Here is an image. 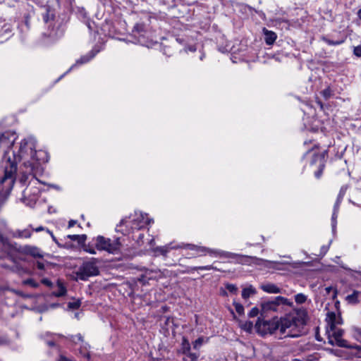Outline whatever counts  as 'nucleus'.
Masks as SVG:
<instances>
[{"instance_id":"1","label":"nucleus","mask_w":361,"mask_h":361,"mask_svg":"<svg viewBox=\"0 0 361 361\" xmlns=\"http://www.w3.org/2000/svg\"><path fill=\"white\" fill-rule=\"evenodd\" d=\"M306 320V310L298 309L279 321L264 322L263 325L267 328L270 334L279 330L281 334H285V337H298L300 335Z\"/></svg>"},{"instance_id":"2","label":"nucleus","mask_w":361,"mask_h":361,"mask_svg":"<svg viewBox=\"0 0 361 361\" xmlns=\"http://www.w3.org/2000/svg\"><path fill=\"white\" fill-rule=\"evenodd\" d=\"M35 147V141L32 138L25 139L20 142L18 157L23 160V164L29 173H32L39 164Z\"/></svg>"},{"instance_id":"3","label":"nucleus","mask_w":361,"mask_h":361,"mask_svg":"<svg viewBox=\"0 0 361 361\" xmlns=\"http://www.w3.org/2000/svg\"><path fill=\"white\" fill-rule=\"evenodd\" d=\"M149 223L150 220L147 214H143L142 212H135L133 219L131 216L123 219L119 224L117 225L116 229L118 232L127 235L133 230H139Z\"/></svg>"},{"instance_id":"4","label":"nucleus","mask_w":361,"mask_h":361,"mask_svg":"<svg viewBox=\"0 0 361 361\" xmlns=\"http://www.w3.org/2000/svg\"><path fill=\"white\" fill-rule=\"evenodd\" d=\"M122 243L120 238L111 239L102 235H98L95 238V247L100 251H106L110 254H117L120 252Z\"/></svg>"},{"instance_id":"5","label":"nucleus","mask_w":361,"mask_h":361,"mask_svg":"<svg viewBox=\"0 0 361 361\" xmlns=\"http://www.w3.org/2000/svg\"><path fill=\"white\" fill-rule=\"evenodd\" d=\"M99 262L98 259L94 257L84 262L75 271L77 278L82 281H86L90 277L99 275V270L97 266Z\"/></svg>"},{"instance_id":"6","label":"nucleus","mask_w":361,"mask_h":361,"mask_svg":"<svg viewBox=\"0 0 361 361\" xmlns=\"http://www.w3.org/2000/svg\"><path fill=\"white\" fill-rule=\"evenodd\" d=\"M337 318L334 312H328L326 316V321L328 324L327 331L331 332L333 338L335 339L336 345L338 347L349 348L347 341L342 338L343 330L336 327V322H335Z\"/></svg>"},{"instance_id":"7","label":"nucleus","mask_w":361,"mask_h":361,"mask_svg":"<svg viewBox=\"0 0 361 361\" xmlns=\"http://www.w3.org/2000/svg\"><path fill=\"white\" fill-rule=\"evenodd\" d=\"M17 171V165L15 161H11L10 158L6 160L4 166V176L1 179L2 183H8L11 188L15 183L16 175Z\"/></svg>"},{"instance_id":"8","label":"nucleus","mask_w":361,"mask_h":361,"mask_svg":"<svg viewBox=\"0 0 361 361\" xmlns=\"http://www.w3.org/2000/svg\"><path fill=\"white\" fill-rule=\"evenodd\" d=\"M168 272L166 269H147L139 278V281L146 284L149 280H158L166 277Z\"/></svg>"},{"instance_id":"9","label":"nucleus","mask_w":361,"mask_h":361,"mask_svg":"<svg viewBox=\"0 0 361 361\" xmlns=\"http://www.w3.org/2000/svg\"><path fill=\"white\" fill-rule=\"evenodd\" d=\"M17 139V135L13 132L7 131L0 136V148L8 149L11 148Z\"/></svg>"},{"instance_id":"10","label":"nucleus","mask_w":361,"mask_h":361,"mask_svg":"<svg viewBox=\"0 0 361 361\" xmlns=\"http://www.w3.org/2000/svg\"><path fill=\"white\" fill-rule=\"evenodd\" d=\"M18 251L22 254L30 255L34 257L42 258L43 255L41 253L40 250L35 246L25 245L18 249Z\"/></svg>"},{"instance_id":"11","label":"nucleus","mask_w":361,"mask_h":361,"mask_svg":"<svg viewBox=\"0 0 361 361\" xmlns=\"http://www.w3.org/2000/svg\"><path fill=\"white\" fill-rule=\"evenodd\" d=\"M171 250H177L176 245L172 246L170 243L164 246L157 247L152 249V252L156 257L159 255L166 256Z\"/></svg>"},{"instance_id":"12","label":"nucleus","mask_w":361,"mask_h":361,"mask_svg":"<svg viewBox=\"0 0 361 361\" xmlns=\"http://www.w3.org/2000/svg\"><path fill=\"white\" fill-rule=\"evenodd\" d=\"M279 309L275 300L265 301L262 303V312L265 314L269 311H277Z\"/></svg>"},{"instance_id":"13","label":"nucleus","mask_w":361,"mask_h":361,"mask_svg":"<svg viewBox=\"0 0 361 361\" xmlns=\"http://www.w3.org/2000/svg\"><path fill=\"white\" fill-rule=\"evenodd\" d=\"M263 32L265 36L264 40H265V42L267 43V44H268V45L273 44L276 39V37H277L276 34L273 31L267 30L266 28L263 29Z\"/></svg>"},{"instance_id":"14","label":"nucleus","mask_w":361,"mask_h":361,"mask_svg":"<svg viewBox=\"0 0 361 361\" xmlns=\"http://www.w3.org/2000/svg\"><path fill=\"white\" fill-rule=\"evenodd\" d=\"M32 236V231L29 228L16 230L13 233V237L17 238H29Z\"/></svg>"},{"instance_id":"15","label":"nucleus","mask_w":361,"mask_h":361,"mask_svg":"<svg viewBox=\"0 0 361 361\" xmlns=\"http://www.w3.org/2000/svg\"><path fill=\"white\" fill-rule=\"evenodd\" d=\"M262 289L269 293H279L281 292V289L272 283H267L262 286Z\"/></svg>"},{"instance_id":"16","label":"nucleus","mask_w":361,"mask_h":361,"mask_svg":"<svg viewBox=\"0 0 361 361\" xmlns=\"http://www.w3.org/2000/svg\"><path fill=\"white\" fill-rule=\"evenodd\" d=\"M57 286L59 290L57 292H55L54 295L56 297L64 296L66 293V288L60 280L57 281Z\"/></svg>"},{"instance_id":"17","label":"nucleus","mask_w":361,"mask_h":361,"mask_svg":"<svg viewBox=\"0 0 361 361\" xmlns=\"http://www.w3.org/2000/svg\"><path fill=\"white\" fill-rule=\"evenodd\" d=\"M95 56V53L92 51L87 54L82 56L80 59L76 61V64H83L90 61Z\"/></svg>"},{"instance_id":"18","label":"nucleus","mask_w":361,"mask_h":361,"mask_svg":"<svg viewBox=\"0 0 361 361\" xmlns=\"http://www.w3.org/2000/svg\"><path fill=\"white\" fill-rule=\"evenodd\" d=\"M180 352L182 354L190 352V344L189 341L185 337H183L182 339Z\"/></svg>"},{"instance_id":"19","label":"nucleus","mask_w":361,"mask_h":361,"mask_svg":"<svg viewBox=\"0 0 361 361\" xmlns=\"http://www.w3.org/2000/svg\"><path fill=\"white\" fill-rule=\"evenodd\" d=\"M274 300H275L278 307L280 305H288V306L292 305V302L289 301V300H288L287 298L282 297V296L276 297L274 298Z\"/></svg>"},{"instance_id":"20","label":"nucleus","mask_w":361,"mask_h":361,"mask_svg":"<svg viewBox=\"0 0 361 361\" xmlns=\"http://www.w3.org/2000/svg\"><path fill=\"white\" fill-rule=\"evenodd\" d=\"M255 289L250 286L249 288H245L242 291V297L244 299L248 298L250 295H254L255 293Z\"/></svg>"},{"instance_id":"21","label":"nucleus","mask_w":361,"mask_h":361,"mask_svg":"<svg viewBox=\"0 0 361 361\" xmlns=\"http://www.w3.org/2000/svg\"><path fill=\"white\" fill-rule=\"evenodd\" d=\"M183 361H196L199 356L197 354L191 352L183 353Z\"/></svg>"},{"instance_id":"22","label":"nucleus","mask_w":361,"mask_h":361,"mask_svg":"<svg viewBox=\"0 0 361 361\" xmlns=\"http://www.w3.org/2000/svg\"><path fill=\"white\" fill-rule=\"evenodd\" d=\"M358 295H359L358 291H354L352 294L348 295L346 297V300L349 303L355 304V303L358 302V300H357Z\"/></svg>"},{"instance_id":"23","label":"nucleus","mask_w":361,"mask_h":361,"mask_svg":"<svg viewBox=\"0 0 361 361\" xmlns=\"http://www.w3.org/2000/svg\"><path fill=\"white\" fill-rule=\"evenodd\" d=\"M197 245H194V244H190V243H182V244H180V245H176V247L177 249H189V250H195L197 249Z\"/></svg>"},{"instance_id":"24","label":"nucleus","mask_w":361,"mask_h":361,"mask_svg":"<svg viewBox=\"0 0 361 361\" xmlns=\"http://www.w3.org/2000/svg\"><path fill=\"white\" fill-rule=\"evenodd\" d=\"M353 336L358 341L361 342V328L357 326H353L351 328Z\"/></svg>"},{"instance_id":"25","label":"nucleus","mask_w":361,"mask_h":361,"mask_svg":"<svg viewBox=\"0 0 361 361\" xmlns=\"http://www.w3.org/2000/svg\"><path fill=\"white\" fill-rule=\"evenodd\" d=\"M239 255L236 253H233L230 252H226L221 250V255H219V257H224V258H231V259H235L236 257H239Z\"/></svg>"},{"instance_id":"26","label":"nucleus","mask_w":361,"mask_h":361,"mask_svg":"<svg viewBox=\"0 0 361 361\" xmlns=\"http://www.w3.org/2000/svg\"><path fill=\"white\" fill-rule=\"evenodd\" d=\"M192 270H202V271H208V270H216L219 271L216 267H214L212 265H207V266H200V267H195L192 268Z\"/></svg>"},{"instance_id":"27","label":"nucleus","mask_w":361,"mask_h":361,"mask_svg":"<svg viewBox=\"0 0 361 361\" xmlns=\"http://www.w3.org/2000/svg\"><path fill=\"white\" fill-rule=\"evenodd\" d=\"M323 40L329 45H333V46H336V45H339L341 44H342L344 40L343 39H341V40H336V41H334V40H331L330 39H328V38H326V37H324L323 38Z\"/></svg>"},{"instance_id":"28","label":"nucleus","mask_w":361,"mask_h":361,"mask_svg":"<svg viewBox=\"0 0 361 361\" xmlns=\"http://www.w3.org/2000/svg\"><path fill=\"white\" fill-rule=\"evenodd\" d=\"M295 300L297 303L302 304L306 301L307 297L302 293H298L295 296Z\"/></svg>"},{"instance_id":"29","label":"nucleus","mask_w":361,"mask_h":361,"mask_svg":"<svg viewBox=\"0 0 361 361\" xmlns=\"http://www.w3.org/2000/svg\"><path fill=\"white\" fill-rule=\"evenodd\" d=\"M69 339L75 344L78 343L79 342H83V338L80 334H78L75 336H71Z\"/></svg>"},{"instance_id":"30","label":"nucleus","mask_w":361,"mask_h":361,"mask_svg":"<svg viewBox=\"0 0 361 361\" xmlns=\"http://www.w3.org/2000/svg\"><path fill=\"white\" fill-rule=\"evenodd\" d=\"M322 95L325 99H329L332 94V91L330 87H327L321 92Z\"/></svg>"},{"instance_id":"31","label":"nucleus","mask_w":361,"mask_h":361,"mask_svg":"<svg viewBox=\"0 0 361 361\" xmlns=\"http://www.w3.org/2000/svg\"><path fill=\"white\" fill-rule=\"evenodd\" d=\"M23 283L25 285H30L33 288H37L39 286V284L36 281H35L32 279H26V280L23 281Z\"/></svg>"},{"instance_id":"32","label":"nucleus","mask_w":361,"mask_h":361,"mask_svg":"<svg viewBox=\"0 0 361 361\" xmlns=\"http://www.w3.org/2000/svg\"><path fill=\"white\" fill-rule=\"evenodd\" d=\"M325 291H326V294H330L331 293H332V298L333 299H334L336 298L337 291L333 287L329 286V287L325 288Z\"/></svg>"},{"instance_id":"33","label":"nucleus","mask_w":361,"mask_h":361,"mask_svg":"<svg viewBox=\"0 0 361 361\" xmlns=\"http://www.w3.org/2000/svg\"><path fill=\"white\" fill-rule=\"evenodd\" d=\"M207 250V253L211 256L219 257V255H221V250H213L209 247Z\"/></svg>"},{"instance_id":"34","label":"nucleus","mask_w":361,"mask_h":361,"mask_svg":"<svg viewBox=\"0 0 361 361\" xmlns=\"http://www.w3.org/2000/svg\"><path fill=\"white\" fill-rule=\"evenodd\" d=\"M202 343H203V338H202V337L198 338L193 342V348L195 349H198L202 345Z\"/></svg>"},{"instance_id":"35","label":"nucleus","mask_w":361,"mask_h":361,"mask_svg":"<svg viewBox=\"0 0 361 361\" xmlns=\"http://www.w3.org/2000/svg\"><path fill=\"white\" fill-rule=\"evenodd\" d=\"M324 168V164H320L319 169L314 173V176L317 178H320V177L322 175Z\"/></svg>"},{"instance_id":"36","label":"nucleus","mask_w":361,"mask_h":361,"mask_svg":"<svg viewBox=\"0 0 361 361\" xmlns=\"http://www.w3.org/2000/svg\"><path fill=\"white\" fill-rule=\"evenodd\" d=\"M80 306V301H75V302H69L68 305V307L69 308L73 309V310H76V309L79 308Z\"/></svg>"},{"instance_id":"37","label":"nucleus","mask_w":361,"mask_h":361,"mask_svg":"<svg viewBox=\"0 0 361 361\" xmlns=\"http://www.w3.org/2000/svg\"><path fill=\"white\" fill-rule=\"evenodd\" d=\"M226 288L231 293H235L237 291V287L234 284L228 283L226 285Z\"/></svg>"},{"instance_id":"38","label":"nucleus","mask_w":361,"mask_h":361,"mask_svg":"<svg viewBox=\"0 0 361 361\" xmlns=\"http://www.w3.org/2000/svg\"><path fill=\"white\" fill-rule=\"evenodd\" d=\"M235 311L239 314H242L244 312V307L242 305L239 304V303H235Z\"/></svg>"},{"instance_id":"39","label":"nucleus","mask_w":361,"mask_h":361,"mask_svg":"<svg viewBox=\"0 0 361 361\" xmlns=\"http://www.w3.org/2000/svg\"><path fill=\"white\" fill-rule=\"evenodd\" d=\"M84 250L86 252H88V253L92 254V255H95L97 253L95 249L93 248V247H91L89 245L88 246H85L84 247Z\"/></svg>"},{"instance_id":"40","label":"nucleus","mask_w":361,"mask_h":361,"mask_svg":"<svg viewBox=\"0 0 361 361\" xmlns=\"http://www.w3.org/2000/svg\"><path fill=\"white\" fill-rule=\"evenodd\" d=\"M245 257L252 259L255 262V263L257 264H261V262H265V260L260 259V258H257L256 257H248V256H245Z\"/></svg>"},{"instance_id":"41","label":"nucleus","mask_w":361,"mask_h":361,"mask_svg":"<svg viewBox=\"0 0 361 361\" xmlns=\"http://www.w3.org/2000/svg\"><path fill=\"white\" fill-rule=\"evenodd\" d=\"M259 313V310L257 307H253L249 312V317H255Z\"/></svg>"},{"instance_id":"42","label":"nucleus","mask_w":361,"mask_h":361,"mask_svg":"<svg viewBox=\"0 0 361 361\" xmlns=\"http://www.w3.org/2000/svg\"><path fill=\"white\" fill-rule=\"evenodd\" d=\"M208 247H204V246H197V249L196 250L197 252L202 253V255H205V253H207Z\"/></svg>"},{"instance_id":"43","label":"nucleus","mask_w":361,"mask_h":361,"mask_svg":"<svg viewBox=\"0 0 361 361\" xmlns=\"http://www.w3.org/2000/svg\"><path fill=\"white\" fill-rule=\"evenodd\" d=\"M42 283L43 284L46 285L48 287H51L52 286V282L49 279H43L42 280Z\"/></svg>"},{"instance_id":"44","label":"nucleus","mask_w":361,"mask_h":361,"mask_svg":"<svg viewBox=\"0 0 361 361\" xmlns=\"http://www.w3.org/2000/svg\"><path fill=\"white\" fill-rule=\"evenodd\" d=\"M134 30H136L137 32H140L143 31V30H144L143 25L141 24H136L134 26Z\"/></svg>"},{"instance_id":"45","label":"nucleus","mask_w":361,"mask_h":361,"mask_svg":"<svg viewBox=\"0 0 361 361\" xmlns=\"http://www.w3.org/2000/svg\"><path fill=\"white\" fill-rule=\"evenodd\" d=\"M354 54L357 56H361V47H355L354 48Z\"/></svg>"},{"instance_id":"46","label":"nucleus","mask_w":361,"mask_h":361,"mask_svg":"<svg viewBox=\"0 0 361 361\" xmlns=\"http://www.w3.org/2000/svg\"><path fill=\"white\" fill-rule=\"evenodd\" d=\"M328 334H329V343L332 345H336L335 339L333 338L332 335L330 334L329 331H328Z\"/></svg>"},{"instance_id":"47","label":"nucleus","mask_w":361,"mask_h":361,"mask_svg":"<svg viewBox=\"0 0 361 361\" xmlns=\"http://www.w3.org/2000/svg\"><path fill=\"white\" fill-rule=\"evenodd\" d=\"M0 242L4 245H6L8 243V239L6 237H4L1 232H0Z\"/></svg>"},{"instance_id":"48","label":"nucleus","mask_w":361,"mask_h":361,"mask_svg":"<svg viewBox=\"0 0 361 361\" xmlns=\"http://www.w3.org/2000/svg\"><path fill=\"white\" fill-rule=\"evenodd\" d=\"M68 238L72 240H79L80 235H68Z\"/></svg>"},{"instance_id":"49","label":"nucleus","mask_w":361,"mask_h":361,"mask_svg":"<svg viewBox=\"0 0 361 361\" xmlns=\"http://www.w3.org/2000/svg\"><path fill=\"white\" fill-rule=\"evenodd\" d=\"M8 342V339L6 337L0 336V345L7 344Z\"/></svg>"},{"instance_id":"50","label":"nucleus","mask_w":361,"mask_h":361,"mask_svg":"<svg viewBox=\"0 0 361 361\" xmlns=\"http://www.w3.org/2000/svg\"><path fill=\"white\" fill-rule=\"evenodd\" d=\"M35 195L31 198V201L33 202V203H35L37 199V194L39 193V190L37 189H35Z\"/></svg>"},{"instance_id":"51","label":"nucleus","mask_w":361,"mask_h":361,"mask_svg":"<svg viewBox=\"0 0 361 361\" xmlns=\"http://www.w3.org/2000/svg\"><path fill=\"white\" fill-rule=\"evenodd\" d=\"M37 269H40V270H42L44 269V263L41 262H37Z\"/></svg>"},{"instance_id":"52","label":"nucleus","mask_w":361,"mask_h":361,"mask_svg":"<svg viewBox=\"0 0 361 361\" xmlns=\"http://www.w3.org/2000/svg\"><path fill=\"white\" fill-rule=\"evenodd\" d=\"M77 221L75 220H71L68 222V228H71L76 224Z\"/></svg>"},{"instance_id":"53","label":"nucleus","mask_w":361,"mask_h":361,"mask_svg":"<svg viewBox=\"0 0 361 361\" xmlns=\"http://www.w3.org/2000/svg\"><path fill=\"white\" fill-rule=\"evenodd\" d=\"M336 317H337V318L335 320V322H336V325L342 324V319H341V317L339 315H336Z\"/></svg>"},{"instance_id":"54","label":"nucleus","mask_w":361,"mask_h":361,"mask_svg":"<svg viewBox=\"0 0 361 361\" xmlns=\"http://www.w3.org/2000/svg\"><path fill=\"white\" fill-rule=\"evenodd\" d=\"M87 238L86 235H80L78 242H84Z\"/></svg>"},{"instance_id":"55","label":"nucleus","mask_w":361,"mask_h":361,"mask_svg":"<svg viewBox=\"0 0 361 361\" xmlns=\"http://www.w3.org/2000/svg\"><path fill=\"white\" fill-rule=\"evenodd\" d=\"M59 361H72V360L68 359V358H67V357H66L63 355H61L60 357H59Z\"/></svg>"},{"instance_id":"56","label":"nucleus","mask_w":361,"mask_h":361,"mask_svg":"<svg viewBox=\"0 0 361 361\" xmlns=\"http://www.w3.org/2000/svg\"><path fill=\"white\" fill-rule=\"evenodd\" d=\"M15 293H16L17 295H20V296L25 297V298H29V296H28V295H25L23 294L20 291H18V290H16V291H15Z\"/></svg>"},{"instance_id":"57","label":"nucleus","mask_w":361,"mask_h":361,"mask_svg":"<svg viewBox=\"0 0 361 361\" xmlns=\"http://www.w3.org/2000/svg\"><path fill=\"white\" fill-rule=\"evenodd\" d=\"M44 228L43 226H39V227H37V228H36L35 229V231L36 232H39V231H44Z\"/></svg>"},{"instance_id":"58","label":"nucleus","mask_w":361,"mask_h":361,"mask_svg":"<svg viewBox=\"0 0 361 361\" xmlns=\"http://www.w3.org/2000/svg\"><path fill=\"white\" fill-rule=\"evenodd\" d=\"M47 344L50 346V347H53V346H55V343L52 341H47Z\"/></svg>"},{"instance_id":"59","label":"nucleus","mask_w":361,"mask_h":361,"mask_svg":"<svg viewBox=\"0 0 361 361\" xmlns=\"http://www.w3.org/2000/svg\"><path fill=\"white\" fill-rule=\"evenodd\" d=\"M47 232H48L49 233H50V235H51V237H52L53 240H56V238H55L54 235H53V233H52V232H51V231H50L49 230H48V229H47Z\"/></svg>"},{"instance_id":"60","label":"nucleus","mask_w":361,"mask_h":361,"mask_svg":"<svg viewBox=\"0 0 361 361\" xmlns=\"http://www.w3.org/2000/svg\"><path fill=\"white\" fill-rule=\"evenodd\" d=\"M357 16L361 20V8L357 11Z\"/></svg>"}]
</instances>
